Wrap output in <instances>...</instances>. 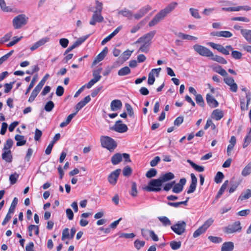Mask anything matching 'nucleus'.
I'll list each match as a JSON object with an SVG mask.
<instances>
[{
    "mask_svg": "<svg viewBox=\"0 0 251 251\" xmlns=\"http://www.w3.org/2000/svg\"><path fill=\"white\" fill-rule=\"evenodd\" d=\"M156 34L155 30H152L140 37L135 43V44H141L138 52L147 53L151 44V40Z\"/></svg>",
    "mask_w": 251,
    "mask_h": 251,
    "instance_id": "1",
    "label": "nucleus"
},
{
    "mask_svg": "<svg viewBox=\"0 0 251 251\" xmlns=\"http://www.w3.org/2000/svg\"><path fill=\"white\" fill-rule=\"evenodd\" d=\"M177 5L176 2H173L168 5L165 8L158 12L149 22V25L152 27L162 20L169 13L171 12Z\"/></svg>",
    "mask_w": 251,
    "mask_h": 251,
    "instance_id": "2",
    "label": "nucleus"
},
{
    "mask_svg": "<svg viewBox=\"0 0 251 251\" xmlns=\"http://www.w3.org/2000/svg\"><path fill=\"white\" fill-rule=\"evenodd\" d=\"M162 184L159 178L151 179L149 182L148 186L145 188V190L148 192H159L161 190L160 187L162 185Z\"/></svg>",
    "mask_w": 251,
    "mask_h": 251,
    "instance_id": "3",
    "label": "nucleus"
},
{
    "mask_svg": "<svg viewBox=\"0 0 251 251\" xmlns=\"http://www.w3.org/2000/svg\"><path fill=\"white\" fill-rule=\"evenodd\" d=\"M100 142L103 147L109 151L114 150L117 147V144L114 139L108 136H102L100 138Z\"/></svg>",
    "mask_w": 251,
    "mask_h": 251,
    "instance_id": "4",
    "label": "nucleus"
},
{
    "mask_svg": "<svg viewBox=\"0 0 251 251\" xmlns=\"http://www.w3.org/2000/svg\"><path fill=\"white\" fill-rule=\"evenodd\" d=\"M207 45H209L213 49L217 50L224 55H228L229 54V50H233L231 45H227L224 47L222 45L215 44L213 42H208Z\"/></svg>",
    "mask_w": 251,
    "mask_h": 251,
    "instance_id": "5",
    "label": "nucleus"
},
{
    "mask_svg": "<svg viewBox=\"0 0 251 251\" xmlns=\"http://www.w3.org/2000/svg\"><path fill=\"white\" fill-rule=\"evenodd\" d=\"M186 223L183 221H179L176 224L171 226V229L176 234L181 235L186 230Z\"/></svg>",
    "mask_w": 251,
    "mask_h": 251,
    "instance_id": "6",
    "label": "nucleus"
},
{
    "mask_svg": "<svg viewBox=\"0 0 251 251\" xmlns=\"http://www.w3.org/2000/svg\"><path fill=\"white\" fill-rule=\"evenodd\" d=\"M28 18L25 15L21 14L15 17L13 20V25L15 29L20 28L26 25Z\"/></svg>",
    "mask_w": 251,
    "mask_h": 251,
    "instance_id": "7",
    "label": "nucleus"
},
{
    "mask_svg": "<svg viewBox=\"0 0 251 251\" xmlns=\"http://www.w3.org/2000/svg\"><path fill=\"white\" fill-rule=\"evenodd\" d=\"M193 49L197 53L201 56L205 57L213 56L212 52L209 49L204 46L196 44L193 46Z\"/></svg>",
    "mask_w": 251,
    "mask_h": 251,
    "instance_id": "8",
    "label": "nucleus"
},
{
    "mask_svg": "<svg viewBox=\"0 0 251 251\" xmlns=\"http://www.w3.org/2000/svg\"><path fill=\"white\" fill-rule=\"evenodd\" d=\"M242 227L241 226L240 222L239 221H236L226 227L225 228V231L228 234H230L237 231H240Z\"/></svg>",
    "mask_w": 251,
    "mask_h": 251,
    "instance_id": "9",
    "label": "nucleus"
},
{
    "mask_svg": "<svg viewBox=\"0 0 251 251\" xmlns=\"http://www.w3.org/2000/svg\"><path fill=\"white\" fill-rule=\"evenodd\" d=\"M101 70L102 69L100 68L93 71V76L94 78L92 79L86 85V87L88 89L91 88L94 84L100 79L101 76L100 75V74L101 73Z\"/></svg>",
    "mask_w": 251,
    "mask_h": 251,
    "instance_id": "10",
    "label": "nucleus"
},
{
    "mask_svg": "<svg viewBox=\"0 0 251 251\" xmlns=\"http://www.w3.org/2000/svg\"><path fill=\"white\" fill-rule=\"evenodd\" d=\"M111 129L119 133H124L127 131L128 127L124 124H122V121L118 120L116 122L114 126L111 127Z\"/></svg>",
    "mask_w": 251,
    "mask_h": 251,
    "instance_id": "11",
    "label": "nucleus"
},
{
    "mask_svg": "<svg viewBox=\"0 0 251 251\" xmlns=\"http://www.w3.org/2000/svg\"><path fill=\"white\" fill-rule=\"evenodd\" d=\"M186 180L185 178H182L180 179L178 183L176 184L172 189L174 193L179 194L181 193L183 189L184 186L186 184Z\"/></svg>",
    "mask_w": 251,
    "mask_h": 251,
    "instance_id": "12",
    "label": "nucleus"
},
{
    "mask_svg": "<svg viewBox=\"0 0 251 251\" xmlns=\"http://www.w3.org/2000/svg\"><path fill=\"white\" fill-rule=\"evenodd\" d=\"M121 171L120 169H117L108 176V181L111 184L115 185L117 183Z\"/></svg>",
    "mask_w": 251,
    "mask_h": 251,
    "instance_id": "13",
    "label": "nucleus"
},
{
    "mask_svg": "<svg viewBox=\"0 0 251 251\" xmlns=\"http://www.w3.org/2000/svg\"><path fill=\"white\" fill-rule=\"evenodd\" d=\"M191 182L189 186L187 193L189 194L195 192L197 184V178L194 174H191Z\"/></svg>",
    "mask_w": 251,
    "mask_h": 251,
    "instance_id": "14",
    "label": "nucleus"
},
{
    "mask_svg": "<svg viewBox=\"0 0 251 251\" xmlns=\"http://www.w3.org/2000/svg\"><path fill=\"white\" fill-rule=\"evenodd\" d=\"M151 9V7L149 5H146L145 7H142L136 14L134 15L135 19L137 20L141 19Z\"/></svg>",
    "mask_w": 251,
    "mask_h": 251,
    "instance_id": "15",
    "label": "nucleus"
},
{
    "mask_svg": "<svg viewBox=\"0 0 251 251\" xmlns=\"http://www.w3.org/2000/svg\"><path fill=\"white\" fill-rule=\"evenodd\" d=\"M103 21V17L101 16V13L94 12L90 21V24L94 25L97 22L100 23Z\"/></svg>",
    "mask_w": 251,
    "mask_h": 251,
    "instance_id": "16",
    "label": "nucleus"
},
{
    "mask_svg": "<svg viewBox=\"0 0 251 251\" xmlns=\"http://www.w3.org/2000/svg\"><path fill=\"white\" fill-rule=\"evenodd\" d=\"M206 100L208 105L212 108L216 107L219 105V102L210 94L206 95Z\"/></svg>",
    "mask_w": 251,
    "mask_h": 251,
    "instance_id": "17",
    "label": "nucleus"
},
{
    "mask_svg": "<svg viewBox=\"0 0 251 251\" xmlns=\"http://www.w3.org/2000/svg\"><path fill=\"white\" fill-rule=\"evenodd\" d=\"M50 38L46 37L45 38H43L37 42H36L33 46H32L30 47V50L31 51H33L36 49H37L38 48H39L41 46H43L45 45L46 43L49 42Z\"/></svg>",
    "mask_w": 251,
    "mask_h": 251,
    "instance_id": "18",
    "label": "nucleus"
},
{
    "mask_svg": "<svg viewBox=\"0 0 251 251\" xmlns=\"http://www.w3.org/2000/svg\"><path fill=\"white\" fill-rule=\"evenodd\" d=\"M91 100L90 96L85 97L82 100L77 103L75 106L76 110V112L77 113L79 110L82 108L87 103Z\"/></svg>",
    "mask_w": 251,
    "mask_h": 251,
    "instance_id": "19",
    "label": "nucleus"
},
{
    "mask_svg": "<svg viewBox=\"0 0 251 251\" xmlns=\"http://www.w3.org/2000/svg\"><path fill=\"white\" fill-rule=\"evenodd\" d=\"M122 107V103L120 100H113L110 104L111 110L113 111H116L120 109Z\"/></svg>",
    "mask_w": 251,
    "mask_h": 251,
    "instance_id": "20",
    "label": "nucleus"
},
{
    "mask_svg": "<svg viewBox=\"0 0 251 251\" xmlns=\"http://www.w3.org/2000/svg\"><path fill=\"white\" fill-rule=\"evenodd\" d=\"M175 178V175L171 172H168L162 175L159 177V179L163 183L170 181Z\"/></svg>",
    "mask_w": 251,
    "mask_h": 251,
    "instance_id": "21",
    "label": "nucleus"
},
{
    "mask_svg": "<svg viewBox=\"0 0 251 251\" xmlns=\"http://www.w3.org/2000/svg\"><path fill=\"white\" fill-rule=\"evenodd\" d=\"M224 116L223 111L220 109H216L213 111L211 117L216 121L221 120Z\"/></svg>",
    "mask_w": 251,
    "mask_h": 251,
    "instance_id": "22",
    "label": "nucleus"
},
{
    "mask_svg": "<svg viewBox=\"0 0 251 251\" xmlns=\"http://www.w3.org/2000/svg\"><path fill=\"white\" fill-rule=\"evenodd\" d=\"M108 51V49L107 47H105L101 52L97 56L96 59L94 60V63H98L102 60L107 54Z\"/></svg>",
    "mask_w": 251,
    "mask_h": 251,
    "instance_id": "23",
    "label": "nucleus"
},
{
    "mask_svg": "<svg viewBox=\"0 0 251 251\" xmlns=\"http://www.w3.org/2000/svg\"><path fill=\"white\" fill-rule=\"evenodd\" d=\"M234 244L232 242H225L222 246L221 251H232L234 249Z\"/></svg>",
    "mask_w": 251,
    "mask_h": 251,
    "instance_id": "24",
    "label": "nucleus"
},
{
    "mask_svg": "<svg viewBox=\"0 0 251 251\" xmlns=\"http://www.w3.org/2000/svg\"><path fill=\"white\" fill-rule=\"evenodd\" d=\"M3 160L6 162L10 163L12 161V155L10 150L4 151L1 155Z\"/></svg>",
    "mask_w": 251,
    "mask_h": 251,
    "instance_id": "25",
    "label": "nucleus"
},
{
    "mask_svg": "<svg viewBox=\"0 0 251 251\" xmlns=\"http://www.w3.org/2000/svg\"><path fill=\"white\" fill-rule=\"evenodd\" d=\"M251 197V190L250 189H247L245 192L241 193L238 199V201H243L247 200Z\"/></svg>",
    "mask_w": 251,
    "mask_h": 251,
    "instance_id": "26",
    "label": "nucleus"
},
{
    "mask_svg": "<svg viewBox=\"0 0 251 251\" xmlns=\"http://www.w3.org/2000/svg\"><path fill=\"white\" fill-rule=\"evenodd\" d=\"M119 14H121L123 16L129 19H131L133 16V13L131 11L129 10L127 8H124L118 11Z\"/></svg>",
    "mask_w": 251,
    "mask_h": 251,
    "instance_id": "27",
    "label": "nucleus"
},
{
    "mask_svg": "<svg viewBox=\"0 0 251 251\" xmlns=\"http://www.w3.org/2000/svg\"><path fill=\"white\" fill-rule=\"evenodd\" d=\"M241 34L247 41L251 43V30L247 29L241 30Z\"/></svg>",
    "mask_w": 251,
    "mask_h": 251,
    "instance_id": "28",
    "label": "nucleus"
},
{
    "mask_svg": "<svg viewBox=\"0 0 251 251\" xmlns=\"http://www.w3.org/2000/svg\"><path fill=\"white\" fill-rule=\"evenodd\" d=\"M122 160V155L120 153H117L111 157V162L113 165L119 164Z\"/></svg>",
    "mask_w": 251,
    "mask_h": 251,
    "instance_id": "29",
    "label": "nucleus"
},
{
    "mask_svg": "<svg viewBox=\"0 0 251 251\" xmlns=\"http://www.w3.org/2000/svg\"><path fill=\"white\" fill-rule=\"evenodd\" d=\"M15 139L17 141L16 145L17 146H21L25 144L26 140H25V137L22 135L17 134L15 136Z\"/></svg>",
    "mask_w": 251,
    "mask_h": 251,
    "instance_id": "30",
    "label": "nucleus"
},
{
    "mask_svg": "<svg viewBox=\"0 0 251 251\" xmlns=\"http://www.w3.org/2000/svg\"><path fill=\"white\" fill-rule=\"evenodd\" d=\"M33 229H35V234L36 235H38L39 234V227L38 226H36L34 225H30L28 227V233L30 237H32V231Z\"/></svg>",
    "mask_w": 251,
    "mask_h": 251,
    "instance_id": "31",
    "label": "nucleus"
},
{
    "mask_svg": "<svg viewBox=\"0 0 251 251\" xmlns=\"http://www.w3.org/2000/svg\"><path fill=\"white\" fill-rule=\"evenodd\" d=\"M77 114L76 112L75 113H72L70 114L67 118L65 121L62 122L60 124V127H64L67 126L71 121L72 119L75 116V115Z\"/></svg>",
    "mask_w": 251,
    "mask_h": 251,
    "instance_id": "32",
    "label": "nucleus"
},
{
    "mask_svg": "<svg viewBox=\"0 0 251 251\" xmlns=\"http://www.w3.org/2000/svg\"><path fill=\"white\" fill-rule=\"evenodd\" d=\"M176 35L184 40H196L198 39L196 37L191 36L188 34H185L181 32L176 33Z\"/></svg>",
    "mask_w": 251,
    "mask_h": 251,
    "instance_id": "33",
    "label": "nucleus"
},
{
    "mask_svg": "<svg viewBox=\"0 0 251 251\" xmlns=\"http://www.w3.org/2000/svg\"><path fill=\"white\" fill-rule=\"evenodd\" d=\"M130 72V68L127 66H126L118 71V75L120 76H124L129 74Z\"/></svg>",
    "mask_w": 251,
    "mask_h": 251,
    "instance_id": "34",
    "label": "nucleus"
},
{
    "mask_svg": "<svg viewBox=\"0 0 251 251\" xmlns=\"http://www.w3.org/2000/svg\"><path fill=\"white\" fill-rule=\"evenodd\" d=\"M187 161L196 171L198 172H202L204 171V168L203 167L198 165L190 159H188Z\"/></svg>",
    "mask_w": 251,
    "mask_h": 251,
    "instance_id": "35",
    "label": "nucleus"
},
{
    "mask_svg": "<svg viewBox=\"0 0 251 251\" xmlns=\"http://www.w3.org/2000/svg\"><path fill=\"white\" fill-rule=\"evenodd\" d=\"M211 57V59L213 61H216L222 64H226L227 63V61L223 57L218 56L217 55L210 56Z\"/></svg>",
    "mask_w": 251,
    "mask_h": 251,
    "instance_id": "36",
    "label": "nucleus"
},
{
    "mask_svg": "<svg viewBox=\"0 0 251 251\" xmlns=\"http://www.w3.org/2000/svg\"><path fill=\"white\" fill-rule=\"evenodd\" d=\"M213 70L216 72L223 76H226L227 75V73L226 71L221 66H218L213 68Z\"/></svg>",
    "mask_w": 251,
    "mask_h": 251,
    "instance_id": "37",
    "label": "nucleus"
},
{
    "mask_svg": "<svg viewBox=\"0 0 251 251\" xmlns=\"http://www.w3.org/2000/svg\"><path fill=\"white\" fill-rule=\"evenodd\" d=\"M158 219L165 226H170L172 224L171 221L166 216L159 217Z\"/></svg>",
    "mask_w": 251,
    "mask_h": 251,
    "instance_id": "38",
    "label": "nucleus"
},
{
    "mask_svg": "<svg viewBox=\"0 0 251 251\" xmlns=\"http://www.w3.org/2000/svg\"><path fill=\"white\" fill-rule=\"evenodd\" d=\"M251 173V163H249L243 169L242 172V175L244 176H246Z\"/></svg>",
    "mask_w": 251,
    "mask_h": 251,
    "instance_id": "39",
    "label": "nucleus"
},
{
    "mask_svg": "<svg viewBox=\"0 0 251 251\" xmlns=\"http://www.w3.org/2000/svg\"><path fill=\"white\" fill-rule=\"evenodd\" d=\"M170 245L172 250H176L181 247V242L180 241H172L170 243Z\"/></svg>",
    "mask_w": 251,
    "mask_h": 251,
    "instance_id": "40",
    "label": "nucleus"
},
{
    "mask_svg": "<svg viewBox=\"0 0 251 251\" xmlns=\"http://www.w3.org/2000/svg\"><path fill=\"white\" fill-rule=\"evenodd\" d=\"M189 11L191 15L196 19H200L201 17L199 13V10L197 9L194 8H190Z\"/></svg>",
    "mask_w": 251,
    "mask_h": 251,
    "instance_id": "41",
    "label": "nucleus"
},
{
    "mask_svg": "<svg viewBox=\"0 0 251 251\" xmlns=\"http://www.w3.org/2000/svg\"><path fill=\"white\" fill-rule=\"evenodd\" d=\"M195 96H196L195 100H196L197 103L202 107H204L205 104H204V100H203L202 96L201 94H197Z\"/></svg>",
    "mask_w": 251,
    "mask_h": 251,
    "instance_id": "42",
    "label": "nucleus"
},
{
    "mask_svg": "<svg viewBox=\"0 0 251 251\" xmlns=\"http://www.w3.org/2000/svg\"><path fill=\"white\" fill-rule=\"evenodd\" d=\"M208 239L211 242L215 243V244L221 243L223 241L222 238L220 237L209 236H208Z\"/></svg>",
    "mask_w": 251,
    "mask_h": 251,
    "instance_id": "43",
    "label": "nucleus"
},
{
    "mask_svg": "<svg viewBox=\"0 0 251 251\" xmlns=\"http://www.w3.org/2000/svg\"><path fill=\"white\" fill-rule=\"evenodd\" d=\"M157 174V171L155 169H150L146 174V176L148 178H151L155 176Z\"/></svg>",
    "mask_w": 251,
    "mask_h": 251,
    "instance_id": "44",
    "label": "nucleus"
},
{
    "mask_svg": "<svg viewBox=\"0 0 251 251\" xmlns=\"http://www.w3.org/2000/svg\"><path fill=\"white\" fill-rule=\"evenodd\" d=\"M205 230L201 226L197 229L193 233L194 238H197L205 232Z\"/></svg>",
    "mask_w": 251,
    "mask_h": 251,
    "instance_id": "45",
    "label": "nucleus"
},
{
    "mask_svg": "<svg viewBox=\"0 0 251 251\" xmlns=\"http://www.w3.org/2000/svg\"><path fill=\"white\" fill-rule=\"evenodd\" d=\"M224 176L223 173L218 172L215 177L214 180L216 183H220L222 182Z\"/></svg>",
    "mask_w": 251,
    "mask_h": 251,
    "instance_id": "46",
    "label": "nucleus"
},
{
    "mask_svg": "<svg viewBox=\"0 0 251 251\" xmlns=\"http://www.w3.org/2000/svg\"><path fill=\"white\" fill-rule=\"evenodd\" d=\"M13 144V142L11 139H8L6 143L4 144L3 150L4 151H8L10 150V149L12 147Z\"/></svg>",
    "mask_w": 251,
    "mask_h": 251,
    "instance_id": "47",
    "label": "nucleus"
},
{
    "mask_svg": "<svg viewBox=\"0 0 251 251\" xmlns=\"http://www.w3.org/2000/svg\"><path fill=\"white\" fill-rule=\"evenodd\" d=\"M130 193L133 197H136L137 195L138 192L137 190V185L135 182H132L131 189Z\"/></svg>",
    "mask_w": 251,
    "mask_h": 251,
    "instance_id": "48",
    "label": "nucleus"
},
{
    "mask_svg": "<svg viewBox=\"0 0 251 251\" xmlns=\"http://www.w3.org/2000/svg\"><path fill=\"white\" fill-rule=\"evenodd\" d=\"M134 244L135 248L137 250H139L145 246V242L144 241H140L137 239L134 241Z\"/></svg>",
    "mask_w": 251,
    "mask_h": 251,
    "instance_id": "49",
    "label": "nucleus"
},
{
    "mask_svg": "<svg viewBox=\"0 0 251 251\" xmlns=\"http://www.w3.org/2000/svg\"><path fill=\"white\" fill-rule=\"evenodd\" d=\"M214 220L210 218L207 220L204 224L201 226L205 230L206 229L213 223Z\"/></svg>",
    "mask_w": 251,
    "mask_h": 251,
    "instance_id": "50",
    "label": "nucleus"
},
{
    "mask_svg": "<svg viewBox=\"0 0 251 251\" xmlns=\"http://www.w3.org/2000/svg\"><path fill=\"white\" fill-rule=\"evenodd\" d=\"M54 107V104L52 101H48L45 106V110L47 112L51 111Z\"/></svg>",
    "mask_w": 251,
    "mask_h": 251,
    "instance_id": "51",
    "label": "nucleus"
},
{
    "mask_svg": "<svg viewBox=\"0 0 251 251\" xmlns=\"http://www.w3.org/2000/svg\"><path fill=\"white\" fill-rule=\"evenodd\" d=\"M19 177V174L16 173H15L13 174H12L9 176V180L10 182V184L13 185L16 183L17 179Z\"/></svg>",
    "mask_w": 251,
    "mask_h": 251,
    "instance_id": "52",
    "label": "nucleus"
},
{
    "mask_svg": "<svg viewBox=\"0 0 251 251\" xmlns=\"http://www.w3.org/2000/svg\"><path fill=\"white\" fill-rule=\"evenodd\" d=\"M22 38H23V36H21L20 37L15 36L13 38V40L12 41H11L10 42H9L7 45V46L8 47H10L14 46V45L17 44L18 42H19Z\"/></svg>",
    "mask_w": 251,
    "mask_h": 251,
    "instance_id": "53",
    "label": "nucleus"
},
{
    "mask_svg": "<svg viewBox=\"0 0 251 251\" xmlns=\"http://www.w3.org/2000/svg\"><path fill=\"white\" fill-rule=\"evenodd\" d=\"M152 230H150L147 229H144L142 228L141 229V233L143 237H144L146 239H148L149 238V236H150L151 232Z\"/></svg>",
    "mask_w": 251,
    "mask_h": 251,
    "instance_id": "54",
    "label": "nucleus"
},
{
    "mask_svg": "<svg viewBox=\"0 0 251 251\" xmlns=\"http://www.w3.org/2000/svg\"><path fill=\"white\" fill-rule=\"evenodd\" d=\"M231 55L235 59H240L242 58V54L237 50H232Z\"/></svg>",
    "mask_w": 251,
    "mask_h": 251,
    "instance_id": "55",
    "label": "nucleus"
},
{
    "mask_svg": "<svg viewBox=\"0 0 251 251\" xmlns=\"http://www.w3.org/2000/svg\"><path fill=\"white\" fill-rule=\"evenodd\" d=\"M12 36V33L11 32H8L0 39V42L1 43L7 42L10 40Z\"/></svg>",
    "mask_w": 251,
    "mask_h": 251,
    "instance_id": "56",
    "label": "nucleus"
},
{
    "mask_svg": "<svg viewBox=\"0 0 251 251\" xmlns=\"http://www.w3.org/2000/svg\"><path fill=\"white\" fill-rule=\"evenodd\" d=\"M70 238V235L69 234V229L65 228L62 231V235L61 240L64 241L67 238Z\"/></svg>",
    "mask_w": 251,
    "mask_h": 251,
    "instance_id": "57",
    "label": "nucleus"
},
{
    "mask_svg": "<svg viewBox=\"0 0 251 251\" xmlns=\"http://www.w3.org/2000/svg\"><path fill=\"white\" fill-rule=\"evenodd\" d=\"M251 142V135L248 134L244 139V142L243 145V148H246Z\"/></svg>",
    "mask_w": 251,
    "mask_h": 251,
    "instance_id": "58",
    "label": "nucleus"
},
{
    "mask_svg": "<svg viewBox=\"0 0 251 251\" xmlns=\"http://www.w3.org/2000/svg\"><path fill=\"white\" fill-rule=\"evenodd\" d=\"M132 170L130 167L127 166L125 167L123 170V175L125 176H128L131 174Z\"/></svg>",
    "mask_w": 251,
    "mask_h": 251,
    "instance_id": "59",
    "label": "nucleus"
},
{
    "mask_svg": "<svg viewBox=\"0 0 251 251\" xmlns=\"http://www.w3.org/2000/svg\"><path fill=\"white\" fill-rule=\"evenodd\" d=\"M96 10L94 11L95 13H101L102 9V3L99 1H96Z\"/></svg>",
    "mask_w": 251,
    "mask_h": 251,
    "instance_id": "60",
    "label": "nucleus"
},
{
    "mask_svg": "<svg viewBox=\"0 0 251 251\" xmlns=\"http://www.w3.org/2000/svg\"><path fill=\"white\" fill-rule=\"evenodd\" d=\"M36 80V77H34L32 78L31 81L30 82V84L29 85L27 89L26 90V92L25 93V95L28 94V93L29 92V91L31 90V89L33 88V87L34 86V85L35 84Z\"/></svg>",
    "mask_w": 251,
    "mask_h": 251,
    "instance_id": "61",
    "label": "nucleus"
},
{
    "mask_svg": "<svg viewBox=\"0 0 251 251\" xmlns=\"http://www.w3.org/2000/svg\"><path fill=\"white\" fill-rule=\"evenodd\" d=\"M125 107L129 116H132L134 114L133 108L129 103H126Z\"/></svg>",
    "mask_w": 251,
    "mask_h": 251,
    "instance_id": "62",
    "label": "nucleus"
},
{
    "mask_svg": "<svg viewBox=\"0 0 251 251\" xmlns=\"http://www.w3.org/2000/svg\"><path fill=\"white\" fill-rule=\"evenodd\" d=\"M224 81L227 85L229 86L235 82L234 79L231 76L225 77L224 79Z\"/></svg>",
    "mask_w": 251,
    "mask_h": 251,
    "instance_id": "63",
    "label": "nucleus"
},
{
    "mask_svg": "<svg viewBox=\"0 0 251 251\" xmlns=\"http://www.w3.org/2000/svg\"><path fill=\"white\" fill-rule=\"evenodd\" d=\"M160 161V157L159 156H156L151 161L150 165L151 167H155L157 165V164Z\"/></svg>",
    "mask_w": 251,
    "mask_h": 251,
    "instance_id": "64",
    "label": "nucleus"
}]
</instances>
